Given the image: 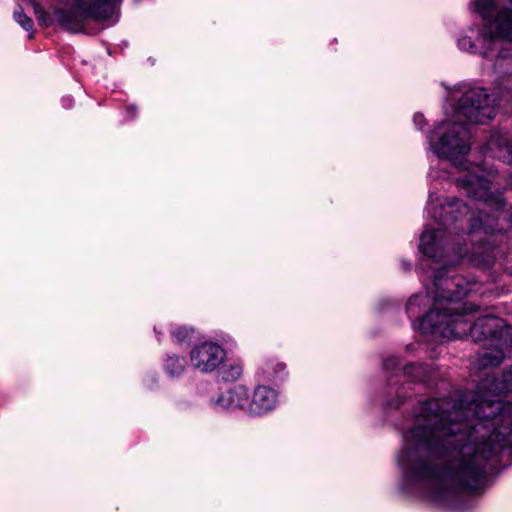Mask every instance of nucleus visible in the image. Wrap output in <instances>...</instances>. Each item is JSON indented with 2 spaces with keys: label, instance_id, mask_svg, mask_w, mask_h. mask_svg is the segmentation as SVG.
<instances>
[{
  "label": "nucleus",
  "instance_id": "obj_4",
  "mask_svg": "<svg viewBox=\"0 0 512 512\" xmlns=\"http://www.w3.org/2000/svg\"><path fill=\"white\" fill-rule=\"evenodd\" d=\"M52 19L72 33L86 32L88 20L104 21L116 14L122 0H56Z\"/></svg>",
  "mask_w": 512,
  "mask_h": 512
},
{
  "label": "nucleus",
  "instance_id": "obj_3",
  "mask_svg": "<svg viewBox=\"0 0 512 512\" xmlns=\"http://www.w3.org/2000/svg\"><path fill=\"white\" fill-rule=\"evenodd\" d=\"M473 7L485 24L463 31L457 38V47L484 58H493V52L498 50L495 71L501 73L504 61L512 68V0H475ZM501 85L512 91V71L501 76Z\"/></svg>",
  "mask_w": 512,
  "mask_h": 512
},
{
  "label": "nucleus",
  "instance_id": "obj_12",
  "mask_svg": "<svg viewBox=\"0 0 512 512\" xmlns=\"http://www.w3.org/2000/svg\"><path fill=\"white\" fill-rule=\"evenodd\" d=\"M504 357V354L502 351H495L491 353H485L481 357V362L484 366H497L501 363L502 359Z\"/></svg>",
  "mask_w": 512,
  "mask_h": 512
},
{
  "label": "nucleus",
  "instance_id": "obj_15",
  "mask_svg": "<svg viewBox=\"0 0 512 512\" xmlns=\"http://www.w3.org/2000/svg\"><path fill=\"white\" fill-rule=\"evenodd\" d=\"M399 364L398 359L395 357L387 358L384 361V367L386 369H394Z\"/></svg>",
  "mask_w": 512,
  "mask_h": 512
},
{
  "label": "nucleus",
  "instance_id": "obj_20",
  "mask_svg": "<svg viewBox=\"0 0 512 512\" xmlns=\"http://www.w3.org/2000/svg\"><path fill=\"white\" fill-rule=\"evenodd\" d=\"M504 334H505V335H512V328H507V329L504 331Z\"/></svg>",
  "mask_w": 512,
  "mask_h": 512
},
{
  "label": "nucleus",
  "instance_id": "obj_2",
  "mask_svg": "<svg viewBox=\"0 0 512 512\" xmlns=\"http://www.w3.org/2000/svg\"><path fill=\"white\" fill-rule=\"evenodd\" d=\"M464 395L460 403L431 399L414 411V424L403 435L397 462L409 479L423 484V496L444 504L460 490L478 491L486 484L489 460L512 447V366L497 397Z\"/></svg>",
  "mask_w": 512,
  "mask_h": 512
},
{
  "label": "nucleus",
  "instance_id": "obj_22",
  "mask_svg": "<svg viewBox=\"0 0 512 512\" xmlns=\"http://www.w3.org/2000/svg\"><path fill=\"white\" fill-rule=\"evenodd\" d=\"M40 20L46 21V19L44 18V14L40 17Z\"/></svg>",
  "mask_w": 512,
  "mask_h": 512
},
{
  "label": "nucleus",
  "instance_id": "obj_7",
  "mask_svg": "<svg viewBox=\"0 0 512 512\" xmlns=\"http://www.w3.org/2000/svg\"><path fill=\"white\" fill-rule=\"evenodd\" d=\"M277 403L278 395L275 390L267 386H258L248 403L247 413L252 416H261L274 409Z\"/></svg>",
  "mask_w": 512,
  "mask_h": 512
},
{
  "label": "nucleus",
  "instance_id": "obj_19",
  "mask_svg": "<svg viewBox=\"0 0 512 512\" xmlns=\"http://www.w3.org/2000/svg\"><path fill=\"white\" fill-rule=\"evenodd\" d=\"M64 103L67 107H71L72 106V99L71 98H67V99H64Z\"/></svg>",
  "mask_w": 512,
  "mask_h": 512
},
{
  "label": "nucleus",
  "instance_id": "obj_1",
  "mask_svg": "<svg viewBox=\"0 0 512 512\" xmlns=\"http://www.w3.org/2000/svg\"><path fill=\"white\" fill-rule=\"evenodd\" d=\"M427 138L431 151L459 171L457 188L476 203L472 208L456 197L429 193L427 213L444 229H425L419 249L440 267H434L428 293L408 300L407 313L416 316L431 295L433 308L420 321L423 333L447 339L468 332L474 337H495L498 319L485 316L472 323L466 314L473 312L474 306L461 302L481 292L482 285L462 275L447 274L463 261L481 269L491 267L497 255L494 237L512 230V141L506 132L492 131L481 147L484 160L479 165L465 160L471 149L465 123L449 117Z\"/></svg>",
  "mask_w": 512,
  "mask_h": 512
},
{
  "label": "nucleus",
  "instance_id": "obj_8",
  "mask_svg": "<svg viewBox=\"0 0 512 512\" xmlns=\"http://www.w3.org/2000/svg\"><path fill=\"white\" fill-rule=\"evenodd\" d=\"M248 390L243 386H236L227 390L218 397L217 404L226 409H246L248 406Z\"/></svg>",
  "mask_w": 512,
  "mask_h": 512
},
{
  "label": "nucleus",
  "instance_id": "obj_21",
  "mask_svg": "<svg viewBox=\"0 0 512 512\" xmlns=\"http://www.w3.org/2000/svg\"><path fill=\"white\" fill-rule=\"evenodd\" d=\"M404 265V269L405 270H409L410 269V264L409 263H403Z\"/></svg>",
  "mask_w": 512,
  "mask_h": 512
},
{
  "label": "nucleus",
  "instance_id": "obj_13",
  "mask_svg": "<svg viewBox=\"0 0 512 512\" xmlns=\"http://www.w3.org/2000/svg\"><path fill=\"white\" fill-rule=\"evenodd\" d=\"M15 21L26 31H32L33 21L30 17L25 15L21 8L15 10L13 13Z\"/></svg>",
  "mask_w": 512,
  "mask_h": 512
},
{
  "label": "nucleus",
  "instance_id": "obj_10",
  "mask_svg": "<svg viewBox=\"0 0 512 512\" xmlns=\"http://www.w3.org/2000/svg\"><path fill=\"white\" fill-rule=\"evenodd\" d=\"M172 337L178 342L183 343L194 338L195 331L193 328L178 326L171 330Z\"/></svg>",
  "mask_w": 512,
  "mask_h": 512
},
{
  "label": "nucleus",
  "instance_id": "obj_14",
  "mask_svg": "<svg viewBox=\"0 0 512 512\" xmlns=\"http://www.w3.org/2000/svg\"><path fill=\"white\" fill-rule=\"evenodd\" d=\"M241 375V368L239 366H232L230 369V373L227 375H223L225 380H235Z\"/></svg>",
  "mask_w": 512,
  "mask_h": 512
},
{
  "label": "nucleus",
  "instance_id": "obj_17",
  "mask_svg": "<svg viewBox=\"0 0 512 512\" xmlns=\"http://www.w3.org/2000/svg\"><path fill=\"white\" fill-rule=\"evenodd\" d=\"M502 266L505 271L512 274V264L510 265L508 256L505 257L504 261L502 262Z\"/></svg>",
  "mask_w": 512,
  "mask_h": 512
},
{
  "label": "nucleus",
  "instance_id": "obj_11",
  "mask_svg": "<svg viewBox=\"0 0 512 512\" xmlns=\"http://www.w3.org/2000/svg\"><path fill=\"white\" fill-rule=\"evenodd\" d=\"M404 373L419 381L425 380L427 377V369L423 365H407L404 367Z\"/></svg>",
  "mask_w": 512,
  "mask_h": 512
},
{
  "label": "nucleus",
  "instance_id": "obj_16",
  "mask_svg": "<svg viewBox=\"0 0 512 512\" xmlns=\"http://www.w3.org/2000/svg\"><path fill=\"white\" fill-rule=\"evenodd\" d=\"M413 122L419 129H422V125L425 122L424 116L419 113L415 114L413 117Z\"/></svg>",
  "mask_w": 512,
  "mask_h": 512
},
{
  "label": "nucleus",
  "instance_id": "obj_5",
  "mask_svg": "<svg viewBox=\"0 0 512 512\" xmlns=\"http://www.w3.org/2000/svg\"><path fill=\"white\" fill-rule=\"evenodd\" d=\"M455 101L450 117L459 122L484 124L496 115V98L484 87L462 83L452 92Z\"/></svg>",
  "mask_w": 512,
  "mask_h": 512
},
{
  "label": "nucleus",
  "instance_id": "obj_6",
  "mask_svg": "<svg viewBox=\"0 0 512 512\" xmlns=\"http://www.w3.org/2000/svg\"><path fill=\"white\" fill-rule=\"evenodd\" d=\"M226 359L225 349L215 342H203L190 352L192 367L201 373L215 371Z\"/></svg>",
  "mask_w": 512,
  "mask_h": 512
},
{
  "label": "nucleus",
  "instance_id": "obj_18",
  "mask_svg": "<svg viewBox=\"0 0 512 512\" xmlns=\"http://www.w3.org/2000/svg\"><path fill=\"white\" fill-rule=\"evenodd\" d=\"M429 176H430L431 178H435V179H436V178H445V177H446V173H445V172H443V174H442V175H438V173H437V172H435L434 170H431V171H430V173H429Z\"/></svg>",
  "mask_w": 512,
  "mask_h": 512
},
{
  "label": "nucleus",
  "instance_id": "obj_9",
  "mask_svg": "<svg viewBox=\"0 0 512 512\" xmlns=\"http://www.w3.org/2000/svg\"><path fill=\"white\" fill-rule=\"evenodd\" d=\"M186 366V360L179 356H168L165 360L164 368L171 376L180 375Z\"/></svg>",
  "mask_w": 512,
  "mask_h": 512
}]
</instances>
